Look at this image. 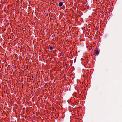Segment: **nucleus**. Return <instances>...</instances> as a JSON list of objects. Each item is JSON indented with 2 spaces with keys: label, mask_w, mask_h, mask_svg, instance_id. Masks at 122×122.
<instances>
[{
  "label": "nucleus",
  "mask_w": 122,
  "mask_h": 122,
  "mask_svg": "<svg viewBox=\"0 0 122 122\" xmlns=\"http://www.w3.org/2000/svg\"><path fill=\"white\" fill-rule=\"evenodd\" d=\"M53 49V48L52 46H50V49L51 50H52Z\"/></svg>",
  "instance_id": "nucleus-3"
},
{
  "label": "nucleus",
  "mask_w": 122,
  "mask_h": 122,
  "mask_svg": "<svg viewBox=\"0 0 122 122\" xmlns=\"http://www.w3.org/2000/svg\"><path fill=\"white\" fill-rule=\"evenodd\" d=\"M63 5V3L62 2H60L59 4V7L62 6Z\"/></svg>",
  "instance_id": "nucleus-2"
},
{
  "label": "nucleus",
  "mask_w": 122,
  "mask_h": 122,
  "mask_svg": "<svg viewBox=\"0 0 122 122\" xmlns=\"http://www.w3.org/2000/svg\"><path fill=\"white\" fill-rule=\"evenodd\" d=\"M99 51L98 50V49L97 50H96L95 52V54L96 55H98L99 54Z\"/></svg>",
  "instance_id": "nucleus-1"
}]
</instances>
